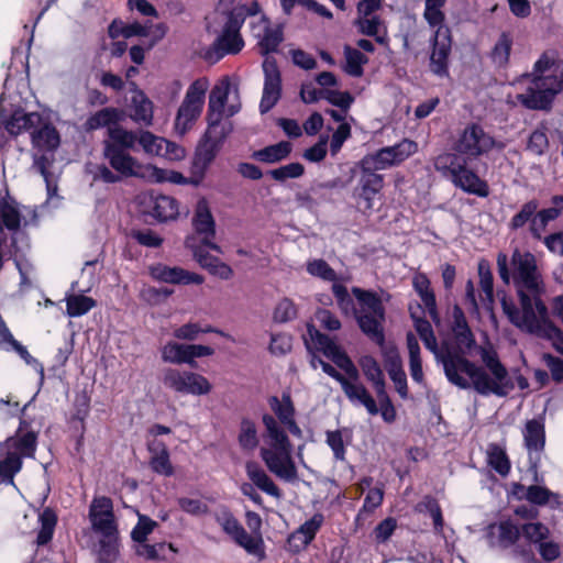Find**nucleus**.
Wrapping results in <instances>:
<instances>
[{
    "label": "nucleus",
    "instance_id": "nucleus-64",
    "mask_svg": "<svg viewBox=\"0 0 563 563\" xmlns=\"http://www.w3.org/2000/svg\"><path fill=\"white\" fill-rule=\"evenodd\" d=\"M542 361L551 373V378L558 383H563V360L550 353L542 355Z\"/></svg>",
    "mask_w": 563,
    "mask_h": 563
},
{
    "label": "nucleus",
    "instance_id": "nucleus-54",
    "mask_svg": "<svg viewBox=\"0 0 563 563\" xmlns=\"http://www.w3.org/2000/svg\"><path fill=\"white\" fill-rule=\"evenodd\" d=\"M520 534L530 543L538 545L549 539L550 530L542 522H528L520 527Z\"/></svg>",
    "mask_w": 563,
    "mask_h": 563
},
{
    "label": "nucleus",
    "instance_id": "nucleus-56",
    "mask_svg": "<svg viewBox=\"0 0 563 563\" xmlns=\"http://www.w3.org/2000/svg\"><path fill=\"white\" fill-rule=\"evenodd\" d=\"M166 549L175 551L172 543L167 544L165 542H159L156 544H147L145 541L143 543H139L135 552L139 556H143L146 560L154 561L164 560L166 555Z\"/></svg>",
    "mask_w": 563,
    "mask_h": 563
},
{
    "label": "nucleus",
    "instance_id": "nucleus-20",
    "mask_svg": "<svg viewBox=\"0 0 563 563\" xmlns=\"http://www.w3.org/2000/svg\"><path fill=\"white\" fill-rule=\"evenodd\" d=\"M523 440L529 455V467L537 473L545 445L544 423L537 419L528 420L523 429Z\"/></svg>",
    "mask_w": 563,
    "mask_h": 563
},
{
    "label": "nucleus",
    "instance_id": "nucleus-17",
    "mask_svg": "<svg viewBox=\"0 0 563 563\" xmlns=\"http://www.w3.org/2000/svg\"><path fill=\"white\" fill-rule=\"evenodd\" d=\"M264 87L260 102L261 113L271 111L282 97V75L274 57L263 62Z\"/></svg>",
    "mask_w": 563,
    "mask_h": 563
},
{
    "label": "nucleus",
    "instance_id": "nucleus-6",
    "mask_svg": "<svg viewBox=\"0 0 563 563\" xmlns=\"http://www.w3.org/2000/svg\"><path fill=\"white\" fill-rule=\"evenodd\" d=\"M260 11L258 2L253 1L250 5H239L234 11L230 12L229 21L224 22L221 33L206 49L203 58L208 63L216 64L225 55L240 53L244 47L241 29L247 16L256 15Z\"/></svg>",
    "mask_w": 563,
    "mask_h": 563
},
{
    "label": "nucleus",
    "instance_id": "nucleus-42",
    "mask_svg": "<svg viewBox=\"0 0 563 563\" xmlns=\"http://www.w3.org/2000/svg\"><path fill=\"white\" fill-rule=\"evenodd\" d=\"M200 333H217L223 338L233 341L232 336L222 330L216 329L211 325L201 328L198 323H186L174 331V336L179 340L194 341Z\"/></svg>",
    "mask_w": 563,
    "mask_h": 563
},
{
    "label": "nucleus",
    "instance_id": "nucleus-47",
    "mask_svg": "<svg viewBox=\"0 0 563 563\" xmlns=\"http://www.w3.org/2000/svg\"><path fill=\"white\" fill-rule=\"evenodd\" d=\"M488 464L503 477L509 474L511 467L506 452L497 444L488 448Z\"/></svg>",
    "mask_w": 563,
    "mask_h": 563
},
{
    "label": "nucleus",
    "instance_id": "nucleus-26",
    "mask_svg": "<svg viewBox=\"0 0 563 563\" xmlns=\"http://www.w3.org/2000/svg\"><path fill=\"white\" fill-rule=\"evenodd\" d=\"M2 344L5 351H12L16 353L26 365L32 366L40 376V385H43L45 379V372L43 364L35 357H33L26 346L14 339L9 328L2 321Z\"/></svg>",
    "mask_w": 563,
    "mask_h": 563
},
{
    "label": "nucleus",
    "instance_id": "nucleus-14",
    "mask_svg": "<svg viewBox=\"0 0 563 563\" xmlns=\"http://www.w3.org/2000/svg\"><path fill=\"white\" fill-rule=\"evenodd\" d=\"M357 184L354 188V197L365 201L367 209L373 208V200L384 188L385 178L376 168L363 158L356 164Z\"/></svg>",
    "mask_w": 563,
    "mask_h": 563
},
{
    "label": "nucleus",
    "instance_id": "nucleus-29",
    "mask_svg": "<svg viewBox=\"0 0 563 563\" xmlns=\"http://www.w3.org/2000/svg\"><path fill=\"white\" fill-rule=\"evenodd\" d=\"M42 122V115L37 112L14 111L11 117L2 121V125L11 135H19L23 132H32Z\"/></svg>",
    "mask_w": 563,
    "mask_h": 563
},
{
    "label": "nucleus",
    "instance_id": "nucleus-25",
    "mask_svg": "<svg viewBox=\"0 0 563 563\" xmlns=\"http://www.w3.org/2000/svg\"><path fill=\"white\" fill-rule=\"evenodd\" d=\"M341 388L352 404L364 406L371 416H376L379 412L375 399L367 388L360 383V378L357 380H352L347 377L341 385Z\"/></svg>",
    "mask_w": 563,
    "mask_h": 563
},
{
    "label": "nucleus",
    "instance_id": "nucleus-61",
    "mask_svg": "<svg viewBox=\"0 0 563 563\" xmlns=\"http://www.w3.org/2000/svg\"><path fill=\"white\" fill-rule=\"evenodd\" d=\"M380 25V19L377 15L372 18L365 16L358 21L360 32L367 36L375 37V41L379 44H386V35H378V27Z\"/></svg>",
    "mask_w": 563,
    "mask_h": 563
},
{
    "label": "nucleus",
    "instance_id": "nucleus-10",
    "mask_svg": "<svg viewBox=\"0 0 563 563\" xmlns=\"http://www.w3.org/2000/svg\"><path fill=\"white\" fill-rule=\"evenodd\" d=\"M230 131L231 129L208 126L195 151L192 161V174L195 176L205 177Z\"/></svg>",
    "mask_w": 563,
    "mask_h": 563
},
{
    "label": "nucleus",
    "instance_id": "nucleus-19",
    "mask_svg": "<svg viewBox=\"0 0 563 563\" xmlns=\"http://www.w3.org/2000/svg\"><path fill=\"white\" fill-rule=\"evenodd\" d=\"M214 350L208 345L201 344H180L168 342L162 349V358L166 363L188 364L196 367L195 358L211 356Z\"/></svg>",
    "mask_w": 563,
    "mask_h": 563
},
{
    "label": "nucleus",
    "instance_id": "nucleus-35",
    "mask_svg": "<svg viewBox=\"0 0 563 563\" xmlns=\"http://www.w3.org/2000/svg\"><path fill=\"white\" fill-rule=\"evenodd\" d=\"M261 21L264 23V34L258 41L257 45L260 53L266 57L271 53H276L280 43L284 41L283 25L271 27L269 21L266 16H262Z\"/></svg>",
    "mask_w": 563,
    "mask_h": 563
},
{
    "label": "nucleus",
    "instance_id": "nucleus-50",
    "mask_svg": "<svg viewBox=\"0 0 563 563\" xmlns=\"http://www.w3.org/2000/svg\"><path fill=\"white\" fill-rule=\"evenodd\" d=\"M239 444L243 450L252 451L258 444L257 430L255 423L243 418L240 426Z\"/></svg>",
    "mask_w": 563,
    "mask_h": 563
},
{
    "label": "nucleus",
    "instance_id": "nucleus-44",
    "mask_svg": "<svg viewBox=\"0 0 563 563\" xmlns=\"http://www.w3.org/2000/svg\"><path fill=\"white\" fill-rule=\"evenodd\" d=\"M268 402L272 410L275 412L283 424L294 419L295 407L288 393H284L282 395V399H279L277 396H272L268 399Z\"/></svg>",
    "mask_w": 563,
    "mask_h": 563
},
{
    "label": "nucleus",
    "instance_id": "nucleus-8",
    "mask_svg": "<svg viewBox=\"0 0 563 563\" xmlns=\"http://www.w3.org/2000/svg\"><path fill=\"white\" fill-rule=\"evenodd\" d=\"M36 433L27 431L5 441L7 454L2 459V484L13 485V477L22 468L24 457H33L36 450Z\"/></svg>",
    "mask_w": 563,
    "mask_h": 563
},
{
    "label": "nucleus",
    "instance_id": "nucleus-58",
    "mask_svg": "<svg viewBox=\"0 0 563 563\" xmlns=\"http://www.w3.org/2000/svg\"><path fill=\"white\" fill-rule=\"evenodd\" d=\"M156 527L157 522L148 516L137 514V523L131 531V539L136 543H143Z\"/></svg>",
    "mask_w": 563,
    "mask_h": 563
},
{
    "label": "nucleus",
    "instance_id": "nucleus-7",
    "mask_svg": "<svg viewBox=\"0 0 563 563\" xmlns=\"http://www.w3.org/2000/svg\"><path fill=\"white\" fill-rule=\"evenodd\" d=\"M352 294L361 306L355 316L361 331L373 342L383 346L385 343V308L382 299L376 292L358 287H353Z\"/></svg>",
    "mask_w": 563,
    "mask_h": 563
},
{
    "label": "nucleus",
    "instance_id": "nucleus-57",
    "mask_svg": "<svg viewBox=\"0 0 563 563\" xmlns=\"http://www.w3.org/2000/svg\"><path fill=\"white\" fill-rule=\"evenodd\" d=\"M332 292L341 311L346 316L353 314L355 317L358 309H356L354 300L350 296L347 288L342 284L334 283L332 285Z\"/></svg>",
    "mask_w": 563,
    "mask_h": 563
},
{
    "label": "nucleus",
    "instance_id": "nucleus-16",
    "mask_svg": "<svg viewBox=\"0 0 563 563\" xmlns=\"http://www.w3.org/2000/svg\"><path fill=\"white\" fill-rule=\"evenodd\" d=\"M417 151V143L408 139L393 145L379 148L375 153L367 154L363 157L365 162L377 170H384L391 166L401 164Z\"/></svg>",
    "mask_w": 563,
    "mask_h": 563
},
{
    "label": "nucleus",
    "instance_id": "nucleus-24",
    "mask_svg": "<svg viewBox=\"0 0 563 563\" xmlns=\"http://www.w3.org/2000/svg\"><path fill=\"white\" fill-rule=\"evenodd\" d=\"M440 30L434 32L432 52L430 55L429 68L432 74L438 77L449 76V56L451 53V40L446 35L443 40H439L441 36Z\"/></svg>",
    "mask_w": 563,
    "mask_h": 563
},
{
    "label": "nucleus",
    "instance_id": "nucleus-12",
    "mask_svg": "<svg viewBox=\"0 0 563 563\" xmlns=\"http://www.w3.org/2000/svg\"><path fill=\"white\" fill-rule=\"evenodd\" d=\"M411 317L417 333L426 349L434 355L437 363L442 365L446 379L455 378V374H453L454 363L448 343L444 340L440 344L438 343L431 323L427 319L417 318L413 313H411Z\"/></svg>",
    "mask_w": 563,
    "mask_h": 563
},
{
    "label": "nucleus",
    "instance_id": "nucleus-28",
    "mask_svg": "<svg viewBox=\"0 0 563 563\" xmlns=\"http://www.w3.org/2000/svg\"><path fill=\"white\" fill-rule=\"evenodd\" d=\"M228 87L216 86L210 95L208 102L207 120L208 126L218 129H231L230 124L225 125L221 123L223 109L228 100Z\"/></svg>",
    "mask_w": 563,
    "mask_h": 563
},
{
    "label": "nucleus",
    "instance_id": "nucleus-43",
    "mask_svg": "<svg viewBox=\"0 0 563 563\" xmlns=\"http://www.w3.org/2000/svg\"><path fill=\"white\" fill-rule=\"evenodd\" d=\"M448 0H426L423 19L429 26L437 27L442 33V26L445 21V14L442 11Z\"/></svg>",
    "mask_w": 563,
    "mask_h": 563
},
{
    "label": "nucleus",
    "instance_id": "nucleus-37",
    "mask_svg": "<svg viewBox=\"0 0 563 563\" xmlns=\"http://www.w3.org/2000/svg\"><path fill=\"white\" fill-rule=\"evenodd\" d=\"M323 354L329 357L345 375L352 380H357L360 372L355 364L344 350L341 349L335 342L323 351Z\"/></svg>",
    "mask_w": 563,
    "mask_h": 563
},
{
    "label": "nucleus",
    "instance_id": "nucleus-40",
    "mask_svg": "<svg viewBox=\"0 0 563 563\" xmlns=\"http://www.w3.org/2000/svg\"><path fill=\"white\" fill-rule=\"evenodd\" d=\"M358 365L366 379L373 384L376 393L386 389L385 378L378 362L372 355H364L358 360Z\"/></svg>",
    "mask_w": 563,
    "mask_h": 563
},
{
    "label": "nucleus",
    "instance_id": "nucleus-51",
    "mask_svg": "<svg viewBox=\"0 0 563 563\" xmlns=\"http://www.w3.org/2000/svg\"><path fill=\"white\" fill-rule=\"evenodd\" d=\"M119 555L118 536L102 537L99 541L98 563H113Z\"/></svg>",
    "mask_w": 563,
    "mask_h": 563
},
{
    "label": "nucleus",
    "instance_id": "nucleus-27",
    "mask_svg": "<svg viewBox=\"0 0 563 563\" xmlns=\"http://www.w3.org/2000/svg\"><path fill=\"white\" fill-rule=\"evenodd\" d=\"M31 141L34 148L40 152H54L60 143V136L56 128L48 122H41L33 128Z\"/></svg>",
    "mask_w": 563,
    "mask_h": 563
},
{
    "label": "nucleus",
    "instance_id": "nucleus-34",
    "mask_svg": "<svg viewBox=\"0 0 563 563\" xmlns=\"http://www.w3.org/2000/svg\"><path fill=\"white\" fill-rule=\"evenodd\" d=\"M386 369L397 393L402 399H406L408 397L407 377L397 352L391 351L386 355Z\"/></svg>",
    "mask_w": 563,
    "mask_h": 563
},
{
    "label": "nucleus",
    "instance_id": "nucleus-63",
    "mask_svg": "<svg viewBox=\"0 0 563 563\" xmlns=\"http://www.w3.org/2000/svg\"><path fill=\"white\" fill-rule=\"evenodd\" d=\"M549 147V140L544 130H534L528 140L527 150L536 155H543Z\"/></svg>",
    "mask_w": 563,
    "mask_h": 563
},
{
    "label": "nucleus",
    "instance_id": "nucleus-62",
    "mask_svg": "<svg viewBox=\"0 0 563 563\" xmlns=\"http://www.w3.org/2000/svg\"><path fill=\"white\" fill-rule=\"evenodd\" d=\"M296 317V306L288 298H284L283 300H280L274 310V320L279 323L288 322L295 319Z\"/></svg>",
    "mask_w": 563,
    "mask_h": 563
},
{
    "label": "nucleus",
    "instance_id": "nucleus-22",
    "mask_svg": "<svg viewBox=\"0 0 563 563\" xmlns=\"http://www.w3.org/2000/svg\"><path fill=\"white\" fill-rule=\"evenodd\" d=\"M520 538V527L511 519L488 525L486 539L490 548L509 549Z\"/></svg>",
    "mask_w": 563,
    "mask_h": 563
},
{
    "label": "nucleus",
    "instance_id": "nucleus-11",
    "mask_svg": "<svg viewBox=\"0 0 563 563\" xmlns=\"http://www.w3.org/2000/svg\"><path fill=\"white\" fill-rule=\"evenodd\" d=\"M163 384L175 393L194 396L208 395L212 389L210 382L201 374L176 368L165 369Z\"/></svg>",
    "mask_w": 563,
    "mask_h": 563
},
{
    "label": "nucleus",
    "instance_id": "nucleus-39",
    "mask_svg": "<svg viewBox=\"0 0 563 563\" xmlns=\"http://www.w3.org/2000/svg\"><path fill=\"white\" fill-rule=\"evenodd\" d=\"M41 525L35 543L37 547L46 545L52 541L57 525V515L51 507L44 508L38 515Z\"/></svg>",
    "mask_w": 563,
    "mask_h": 563
},
{
    "label": "nucleus",
    "instance_id": "nucleus-36",
    "mask_svg": "<svg viewBox=\"0 0 563 563\" xmlns=\"http://www.w3.org/2000/svg\"><path fill=\"white\" fill-rule=\"evenodd\" d=\"M148 450L155 453L150 461L152 471L159 475L172 476L174 474V467L170 463L169 453L165 443L155 441L148 446Z\"/></svg>",
    "mask_w": 563,
    "mask_h": 563
},
{
    "label": "nucleus",
    "instance_id": "nucleus-31",
    "mask_svg": "<svg viewBox=\"0 0 563 563\" xmlns=\"http://www.w3.org/2000/svg\"><path fill=\"white\" fill-rule=\"evenodd\" d=\"M291 151L292 145L290 142L280 141L252 152L251 158L263 164L274 165L287 159Z\"/></svg>",
    "mask_w": 563,
    "mask_h": 563
},
{
    "label": "nucleus",
    "instance_id": "nucleus-5",
    "mask_svg": "<svg viewBox=\"0 0 563 563\" xmlns=\"http://www.w3.org/2000/svg\"><path fill=\"white\" fill-rule=\"evenodd\" d=\"M531 75L533 79L517 100L529 110H551L555 97L563 91V59L556 58L554 52H545L534 63Z\"/></svg>",
    "mask_w": 563,
    "mask_h": 563
},
{
    "label": "nucleus",
    "instance_id": "nucleus-3",
    "mask_svg": "<svg viewBox=\"0 0 563 563\" xmlns=\"http://www.w3.org/2000/svg\"><path fill=\"white\" fill-rule=\"evenodd\" d=\"M496 146L495 139L478 123H468L453 143V152L439 154L433 159L434 169L455 188L486 198L489 186L470 167V162L487 154Z\"/></svg>",
    "mask_w": 563,
    "mask_h": 563
},
{
    "label": "nucleus",
    "instance_id": "nucleus-52",
    "mask_svg": "<svg viewBox=\"0 0 563 563\" xmlns=\"http://www.w3.org/2000/svg\"><path fill=\"white\" fill-rule=\"evenodd\" d=\"M516 489L526 490L525 498L538 506H544L550 503L551 497H555L556 495L549 490L547 487L539 485H530L529 487H525L521 484L515 485Z\"/></svg>",
    "mask_w": 563,
    "mask_h": 563
},
{
    "label": "nucleus",
    "instance_id": "nucleus-53",
    "mask_svg": "<svg viewBox=\"0 0 563 563\" xmlns=\"http://www.w3.org/2000/svg\"><path fill=\"white\" fill-rule=\"evenodd\" d=\"M303 174L305 166L298 162L289 163L267 172V175L278 183H284L287 179L300 178Z\"/></svg>",
    "mask_w": 563,
    "mask_h": 563
},
{
    "label": "nucleus",
    "instance_id": "nucleus-55",
    "mask_svg": "<svg viewBox=\"0 0 563 563\" xmlns=\"http://www.w3.org/2000/svg\"><path fill=\"white\" fill-rule=\"evenodd\" d=\"M307 272L314 277L325 282L336 283L339 279L335 271L322 258L312 260L307 263Z\"/></svg>",
    "mask_w": 563,
    "mask_h": 563
},
{
    "label": "nucleus",
    "instance_id": "nucleus-2",
    "mask_svg": "<svg viewBox=\"0 0 563 563\" xmlns=\"http://www.w3.org/2000/svg\"><path fill=\"white\" fill-rule=\"evenodd\" d=\"M122 119V110L106 107L92 113L85 122L87 131L107 129L106 136L101 142V155L107 164L95 166L91 172L93 181L113 185L126 178H144L142 163L130 154L134 135L131 130L119 124Z\"/></svg>",
    "mask_w": 563,
    "mask_h": 563
},
{
    "label": "nucleus",
    "instance_id": "nucleus-33",
    "mask_svg": "<svg viewBox=\"0 0 563 563\" xmlns=\"http://www.w3.org/2000/svg\"><path fill=\"white\" fill-rule=\"evenodd\" d=\"M245 471L247 477L252 482V485L256 486L258 489L272 497H282V492L278 486L256 462H247L245 465Z\"/></svg>",
    "mask_w": 563,
    "mask_h": 563
},
{
    "label": "nucleus",
    "instance_id": "nucleus-41",
    "mask_svg": "<svg viewBox=\"0 0 563 563\" xmlns=\"http://www.w3.org/2000/svg\"><path fill=\"white\" fill-rule=\"evenodd\" d=\"M538 331H527L530 334L552 341L553 347L563 355V331L549 318L538 323Z\"/></svg>",
    "mask_w": 563,
    "mask_h": 563
},
{
    "label": "nucleus",
    "instance_id": "nucleus-49",
    "mask_svg": "<svg viewBox=\"0 0 563 563\" xmlns=\"http://www.w3.org/2000/svg\"><path fill=\"white\" fill-rule=\"evenodd\" d=\"M512 46V38L509 33L503 32L494 45L490 57L494 64L503 67L508 64L510 51Z\"/></svg>",
    "mask_w": 563,
    "mask_h": 563
},
{
    "label": "nucleus",
    "instance_id": "nucleus-59",
    "mask_svg": "<svg viewBox=\"0 0 563 563\" xmlns=\"http://www.w3.org/2000/svg\"><path fill=\"white\" fill-rule=\"evenodd\" d=\"M185 274V269L179 267H168L158 264L151 268V275L161 282L169 284H181V278Z\"/></svg>",
    "mask_w": 563,
    "mask_h": 563
},
{
    "label": "nucleus",
    "instance_id": "nucleus-21",
    "mask_svg": "<svg viewBox=\"0 0 563 563\" xmlns=\"http://www.w3.org/2000/svg\"><path fill=\"white\" fill-rule=\"evenodd\" d=\"M192 227L198 234L203 235V244L209 249L221 253V247L211 242L216 235V222L208 201L205 198L198 200L192 217Z\"/></svg>",
    "mask_w": 563,
    "mask_h": 563
},
{
    "label": "nucleus",
    "instance_id": "nucleus-46",
    "mask_svg": "<svg viewBox=\"0 0 563 563\" xmlns=\"http://www.w3.org/2000/svg\"><path fill=\"white\" fill-rule=\"evenodd\" d=\"M345 66L344 71L352 77H361L364 73L363 65L368 58L358 49L350 46L344 47Z\"/></svg>",
    "mask_w": 563,
    "mask_h": 563
},
{
    "label": "nucleus",
    "instance_id": "nucleus-13",
    "mask_svg": "<svg viewBox=\"0 0 563 563\" xmlns=\"http://www.w3.org/2000/svg\"><path fill=\"white\" fill-rule=\"evenodd\" d=\"M216 521L221 526L222 530L249 554L256 555L260 559L264 558L262 539H255L250 536L229 509L224 508L218 512L216 515Z\"/></svg>",
    "mask_w": 563,
    "mask_h": 563
},
{
    "label": "nucleus",
    "instance_id": "nucleus-9",
    "mask_svg": "<svg viewBox=\"0 0 563 563\" xmlns=\"http://www.w3.org/2000/svg\"><path fill=\"white\" fill-rule=\"evenodd\" d=\"M207 88V81L198 79L195 80L187 89L186 96L177 111L175 119V130L180 135L187 133V131L200 115L205 104Z\"/></svg>",
    "mask_w": 563,
    "mask_h": 563
},
{
    "label": "nucleus",
    "instance_id": "nucleus-48",
    "mask_svg": "<svg viewBox=\"0 0 563 563\" xmlns=\"http://www.w3.org/2000/svg\"><path fill=\"white\" fill-rule=\"evenodd\" d=\"M419 512H428L433 520L435 532H441L444 526L441 507L438 500L432 496H424L423 499L417 505Z\"/></svg>",
    "mask_w": 563,
    "mask_h": 563
},
{
    "label": "nucleus",
    "instance_id": "nucleus-45",
    "mask_svg": "<svg viewBox=\"0 0 563 563\" xmlns=\"http://www.w3.org/2000/svg\"><path fill=\"white\" fill-rule=\"evenodd\" d=\"M97 302L93 298L84 295H70L66 298V312L69 317H80L89 312Z\"/></svg>",
    "mask_w": 563,
    "mask_h": 563
},
{
    "label": "nucleus",
    "instance_id": "nucleus-23",
    "mask_svg": "<svg viewBox=\"0 0 563 563\" xmlns=\"http://www.w3.org/2000/svg\"><path fill=\"white\" fill-rule=\"evenodd\" d=\"M540 207L538 199L533 198L522 203L519 210L511 217L508 222L509 231H520L528 225L530 235L538 241H541L540 230L537 222V208Z\"/></svg>",
    "mask_w": 563,
    "mask_h": 563
},
{
    "label": "nucleus",
    "instance_id": "nucleus-32",
    "mask_svg": "<svg viewBox=\"0 0 563 563\" xmlns=\"http://www.w3.org/2000/svg\"><path fill=\"white\" fill-rule=\"evenodd\" d=\"M132 134L134 135V142L130 148V153L135 150L136 143H139L143 151L150 155L162 156L168 152V147L170 145L169 141L156 136L150 131H132Z\"/></svg>",
    "mask_w": 563,
    "mask_h": 563
},
{
    "label": "nucleus",
    "instance_id": "nucleus-30",
    "mask_svg": "<svg viewBox=\"0 0 563 563\" xmlns=\"http://www.w3.org/2000/svg\"><path fill=\"white\" fill-rule=\"evenodd\" d=\"M152 217H154L159 222H165L168 220L176 219L178 216V205L176 199L158 195L148 197V211Z\"/></svg>",
    "mask_w": 563,
    "mask_h": 563
},
{
    "label": "nucleus",
    "instance_id": "nucleus-1",
    "mask_svg": "<svg viewBox=\"0 0 563 563\" xmlns=\"http://www.w3.org/2000/svg\"><path fill=\"white\" fill-rule=\"evenodd\" d=\"M453 339V341L444 339L454 363L455 378L448 379L449 383L461 389L473 387L483 396L505 397L509 390L514 389L515 386L508 371L492 345L478 347L484 366H478L467 358V354L476 346L471 328L454 332Z\"/></svg>",
    "mask_w": 563,
    "mask_h": 563
},
{
    "label": "nucleus",
    "instance_id": "nucleus-60",
    "mask_svg": "<svg viewBox=\"0 0 563 563\" xmlns=\"http://www.w3.org/2000/svg\"><path fill=\"white\" fill-rule=\"evenodd\" d=\"M323 99L329 101L331 104L339 107L344 112H346L354 102V98L349 91L332 89H324Z\"/></svg>",
    "mask_w": 563,
    "mask_h": 563
},
{
    "label": "nucleus",
    "instance_id": "nucleus-4",
    "mask_svg": "<svg viewBox=\"0 0 563 563\" xmlns=\"http://www.w3.org/2000/svg\"><path fill=\"white\" fill-rule=\"evenodd\" d=\"M514 284L517 289L521 312L514 302L501 300L504 313L508 320L522 331H538V323L549 318V311L542 300L545 285L532 253L515 250L511 255Z\"/></svg>",
    "mask_w": 563,
    "mask_h": 563
},
{
    "label": "nucleus",
    "instance_id": "nucleus-18",
    "mask_svg": "<svg viewBox=\"0 0 563 563\" xmlns=\"http://www.w3.org/2000/svg\"><path fill=\"white\" fill-rule=\"evenodd\" d=\"M261 457L268 471L278 478L292 483L297 479V467L291 457V448L289 449H261Z\"/></svg>",
    "mask_w": 563,
    "mask_h": 563
},
{
    "label": "nucleus",
    "instance_id": "nucleus-15",
    "mask_svg": "<svg viewBox=\"0 0 563 563\" xmlns=\"http://www.w3.org/2000/svg\"><path fill=\"white\" fill-rule=\"evenodd\" d=\"M88 518L92 530L101 537L119 536L113 501L110 497H95L89 506Z\"/></svg>",
    "mask_w": 563,
    "mask_h": 563
},
{
    "label": "nucleus",
    "instance_id": "nucleus-38",
    "mask_svg": "<svg viewBox=\"0 0 563 563\" xmlns=\"http://www.w3.org/2000/svg\"><path fill=\"white\" fill-rule=\"evenodd\" d=\"M25 209L26 207L21 206L7 192L5 197H2V227L11 231L19 230L24 218L22 210Z\"/></svg>",
    "mask_w": 563,
    "mask_h": 563
}]
</instances>
